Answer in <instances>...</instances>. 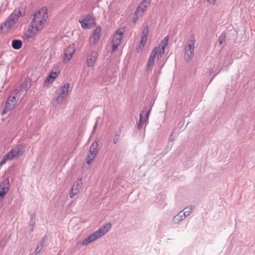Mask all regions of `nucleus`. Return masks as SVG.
<instances>
[{"instance_id": "obj_14", "label": "nucleus", "mask_w": 255, "mask_h": 255, "mask_svg": "<svg viewBox=\"0 0 255 255\" xmlns=\"http://www.w3.org/2000/svg\"><path fill=\"white\" fill-rule=\"evenodd\" d=\"M75 52L74 46L73 45L68 46L64 51V62H68L72 57Z\"/></svg>"}, {"instance_id": "obj_6", "label": "nucleus", "mask_w": 255, "mask_h": 255, "mask_svg": "<svg viewBox=\"0 0 255 255\" xmlns=\"http://www.w3.org/2000/svg\"><path fill=\"white\" fill-rule=\"evenodd\" d=\"M125 30L123 28L119 29L116 31V33L114 35L112 40V52L117 49L118 46L121 43L123 35Z\"/></svg>"}, {"instance_id": "obj_8", "label": "nucleus", "mask_w": 255, "mask_h": 255, "mask_svg": "<svg viewBox=\"0 0 255 255\" xmlns=\"http://www.w3.org/2000/svg\"><path fill=\"white\" fill-rule=\"evenodd\" d=\"M24 152V147L22 144H20L12 147V148L7 153L13 159L14 157H18L21 155Z\"/></svg>"}, {"instance_id": "obj_27", "label": "nucleus", "mask_w": 255, "mask_h": 255, "mask_svg": "<svg viewBox=\"0 0 255 255\" xmlns=\"http://www.w3.org/2000/svg\"><path fill=\"white\" fill-rule=\"evenodd\" d=\"M44 243V240H43L40 242V245L37 246V247L35 250L34 253L35 254H37L40 253L41 250L42 249Z\"/></svg>"}, {"instance_id": "obj_35", "label": "nucleus", "mask_w": 255, "mask_h": 255, "mask_svg": "<svg viewBox=\"0 0 255 255\" xmlns=\"http://www.w3.org/2000/svg\"><path fill=\"white\" fill-rule=\"evenodd\" d=\"M116 136H117L118 137H119L120 136V132H119V133H117L116 134Z\"/></svg>"}, {"instance_id": "obj_36", "label": "nucleus", "mask_w": 255, "mask_h": 255, "mask_svg": "<svg viewBox=\"0 0 255 255\" xmlns=\"http://www.w3.org/2000/svg\"><path fill=\"white\" fill-rule=\"evenodd\" d=\"M96 126H97V124H96L95 125H94V128H96Z\"/></svg>"}, {"instance_id": "obj_18", "label": "nucleus", "mask_w": 255, "mask_h": 255, "mask_svg": "<svg viewBox=\"0 0 255 255\" xmlns=\"http://www.w3.org/2000/svg\"><path fill=\"white\" fill-rule=\"evenodd\" d=\"M151 109H149L146 113L144 119L142 118V113L140 114L139 121L137 124V128L140 129L144 123H145L148 120Z\"/></svg>"}, {"instance_id": "obj_10", "label": "nucleus", "mask_w": 255, "mask_h": 255, "mask_svg": "<svg viewBox=\"0 0 255 255\" xmlns=\"http://www.w3.org/2000/svg\"><path fill=\"white\" fill-rule=\"evenodd\" d=\"M83 28H90L95 24V19L90 14L87 15L83 20L80 21Z\"/></svg>"}, {"instance_id": "obj_23", "label": "nucleus", "mask_w": 255, "mask_h": 255, "mask_svg": "<svg viewBox=\"0 0 255 255\" xmlns=\"http://www.w3.org/2000/svg\"><path fill=\"white\" fill-rule=\"evenodd\" d=\"M59 73V72H54L53 70L51 72L50 74L49 75L48 77H47V79L46 80L45 82L46 81L51 82V83H52L54 79L58 76V74Z\"/></svg>"}, {"instance_id": "obj_24", "label": "nucleus", "mask_w": 255, "mask_h": 255, "mask_svg": "<svg viewBox=\"0 0 255 255\" xmlns=\"http://www.w3.org/2000/svg\"><path fill=\"white\" fill-rule=\"evenodd\" d=\"M0 188H4L6 192L9 190V181L8 179H4L0 184Z\"/></svg>"}, {"instance_id": "obj_19", "label": "nucleus", "mask_w": 255, "mask_h": 255, "mask_svg": "<svg viewBox=\"0 0 255 255\" xmlns=\"http://www.w3.org/2000/svg\"><path fill=\"white\" fill-rule=\"evenodd\" d=\"M15 25L14 23L7 18L4 22L1 24L0 29H3L4 27H6L8 29H11Z\"/></svg>"}, {"instance_id": "obj_11", "label": "nucleus", "mask_w": 255, "mask_h": 255, "mask_svg": "<svg viewBox=\"0 0 255 255\" xmlns=\"http://www.w3.org/2000/svg\"><path fill=\"white\" fill-rule=\"evenodd\" d=\"M98 56V53L97 51L95 50H91L90 51L87 57V64L89 67H91L94 66Z\"/></svg>"}, {"instance_id": "obj_30", "label": "nucleus", "mask_w": 255, "mask_h": 255, "mask_svg": "<svg viewBox=\"0 0 255 255\" xmlns=\"http://www.w3.org/2000/svg\"><path fill=\"white\" fill-rule=\"evenodd\" d=\"M148 32V26L144 27L142 32V36H143V37H147V35Z\"/></svg>"}, {"instance_id": "obj_1", "label": "nucleus", "mask_w": 255, "mask_h": 255, "mask_svg": "<svg viewBox=\"0 0 255 255\" xmlns=\"http://www.w3.org/2000/svg\"><path fill=\"white\" fill-rule=\"evenodd\" d=\"M48 17L47 8L46 7H43L37 11L24 32L25 37L27 39L34 37L39 31L44 28Z\"/></svg>"}, {"instance_id": "obj_9", "label": "nucleus", "mask_w": 255, "mask_h": 255, "mask_svg": "<svg viewBox=\"0 0 255 255\" xmlns=\"http://www.w3.org/2000/svg\"><path fill=\"white\" fill-rule=\"evenodd\" d=\"M70 85L69 83H66L61 87V89L60 90V93L57 96L56 99V100L58 102H62L64 99H65L67 97L69 92Z\"/></svg>"}, {"instance_id": "obj_22", "label": "nucleus", "mask_w": 255, "mask_h": 255, "mask_svg": "<svg viewBox=\"0 0 255 255\" xmlns=\"http://www.w3.org/2000/svg\"><path fill=\"white\" fill-rule=\"evenodd\" d=\"M11 46L14 49H19L22 46V41L18 39H14L12 41Z\"/></svg>"}, {"instance_id": "obj_7", "label": "nucleus", "mask_w": 255, "mask_h": 255, "mask_svg": "<svg viewBox=\"0 0 255 255\" xmlns=\"http://www.w3.org/2000/svg\"><path fill=\"white\" fill-rule=\"evenodd\" d=\"M98 147V141H95L90 146L89 151L86 157L87 164H90L98 154L99 151Z\"/></svg>"}, {"instance_id": "obj_2", "label": "nucleus", "mask_w": 255, "mask_h": 255, "mask_svg": "<svg viewBox=\"0 0 255 255\" xmlns=\"http://www.w3.org/2000/svg\"><path fill=\"white\" fill-rule=\"evenodd\" d=\"M111 227L112 224L111 223H108L103 225L99 230L85 239L82 242V245L84 246L88 245L90 243L103 236L111 229Z\"/></svg>"}, {"instance_id": "obj_20", "label": "nucleus", "mask_w": 255, "mask_h": 255, "mask_svg": "<svg viewBox=\"0 0 255 255\" xmlns=\"http://www.w3.org/2000/svg\"><path fill=\"white\" fill-rule=\"evenodd\" d=\"M185 219V216L182 215V212H180L173 218L172 221L174 224H178Z\"/></svg>"}, {"instance_id": "obj_13", "label": "nucleus", "mask_w": 255, "mask_h": 255, "mask_svg": "<svg viewBox=\"0 0 255 255\" xmlns=\"http://www.w3.org/2000/svg\"><path fill=\"white\" fill-rule=\"evenodd\" d=\"M24 14L20 9L14 10L8 17V18L15 24L17 22L19 18Z\"/></svg>"}, {"instance_id": "obj_33", "label": "nucleus", "mask_w": 255, "mask_h": 255, "mask_svg": "<svg viewBox=\"0 0 255 255\" xmlns=\"http://www.w3.org/2000/svg\"><path fill=\"white\" fill-rule=\"evenodd\" d=\"M210 4H214L216 3V0H207Z\"/></svg>"}, {"instance_id": "obj_3", "label": "nucleus", "mask_w": 255, "mask_h": 255, "mask_svg": "<svg viewBox=\"0 0 255 255\" xmlns=\"http://www.w3.org/2000/svg\"><path fill=\"white\" fill-rule=\"evenodd\" d=\"M20 97V91L15 89L12 94L7 98L3 109V113L5 114L7 112L12 110L14 107Z\"/></svg>"}, {"instance_id": "obj_26", "label": "nucleus", "mask_w": 255, "mask_h": 255, "mask_svg": "<svg viewBox=\"0 0 255 255\" xmlns=\"http://www.w3.org/2000/svg\"><path fill=\"white\" fill-rule=\"evenodd\" d=\"M12 158L10 156V154L9 155L8 153L6 154L2 159L0 162V166H2L3 164H5L6 161L9 160H12Z\"/></svg>"}, {"instance_id": "obj_25", "label": "nucleus", "mask_w": 255, "mask_h": 255, "mask_svg": "<svg viewBox=\"0 0 255 255\" xmlns=\"http://www.w3.org/2000/svg\"><path fill=\"white\" fill-rule=\"evenodd\" d=\"M35 217L34 215H32L30 217V220L29 221V231L32 232L35 227Z\"/></svg>"}, {"instance_id": "obj_34", "label": "nucleus", "mask_w": 255, "mask_h": 255, "mask_svg": "<svg viewBox=\"0 0 255 255\" xmlns=\"http://www.w3.org/2000/svg\"><path fill=\"white\" fill-rule=\"evenodd\" d=\"M118 141V138H117L114 140V144H116Z\"/></svg>"}, {"instance_id": "obj_15", "label": "nucleus", "mask_w": 255, "mask_h": 255, "mask_svg": "<svg viewBox=\"0 0 255 255\" xmlns=\"http://www.w3.org/2000/svg\"><path fill=\"white\" fill-rule=\"evenodd\" d=\"M157 53L158 49L156 47H155L153 49L148 58V60L146 66V69L147 71L151 70V67L154 64L155 56L157 54Z\"/></svg>"}, {"instance_id": "obj_21", "label": "nucleus", "mask_w": 255, "mask_h": 255, "mask_svg": "<svg viewBox=\"0 0 255 255\" xmlns=\"http://www.w3.org/2000/svg\"><path fill=\"white\" fill-rule=\"evenodd\" d=\"M194 208V207L192 206L184 208L181 212L182 215L185 216V218L190 215V214L192 212Z\"/></svg>"}, {"instance_id": "obj_4", "label": "nucleus", "mask_w": 255, "mask_h": 255, "mask_svg": "<svg viewBox=\"0 0 255 255\" xmlns=\"http://www.w3.org/2000/svg\"><path fill=\"white\" fill-rule=\"evenodd\" d=\"M151 0H142L137 7L132 17L133 22L135 23L141 18L147 8L149 6Z\"/></svg>"}, {"instance_id": "obj_16", "label": "nucleus", "mask_w": 255, "mask_h": 255, "mask_svg": "<svg viewBox=\"0 0 255 255\" xmlns=\"http://www.w3.org/2000/svg\"><path fill=\"white\" fill-rule=\"evenodd\" d=\"M82 186V182H80L79 181H77L74 182V185L70 191V197L71 198H72L74 196L79 193Z\"/></svg>"}, {"instance_id": "obj_5", "label": "nucleus", "mask_w": 255, "mask_h": 255, "mask_svg": "<svg viewBox=\"0 0 255 255\" xmlns=\"http://www.w3.org/2000/svg\"><path fill=\"white\" fill-rule=\"evenodd\" d=\"M195 40H190L188 42L187 45L185 47L184 59L186 61H189L194 56V48H195Z\"/></svg>"}, {"instance_id": "obj_17", "label": "nucleus", "mask_w": 255, "mask_h": 255, "mask_svg": "<svg viewBox=\"0 0 255 255\" xmlns=\"http://www.w3.org/2000/svg\"><path fill=\"white\" fill-rule=\"evenodd\" d=\"M168 36H166L164 38V39L162 40L161 43L159 45L158 49V54L157 55L158 58H159L162 57V55L164 54L165 51V47L168 44Z\"/></svg>"}, {"instance_id": "obj_12", "label": "nucleus", "mask_w": 255, "mask_h": 255, "mask_svg": "<svg viewBox=\"0 0 255 255\" xmlns=\"http://www.w3.org/2000/svg\"><path fill=\"white\" fill-rule=\"evenodd\" d=\"M101 28L100 26H97L94 30L92 34L89 38L90 44H96L99 40L101 36Z\"/></svg>"}, {"instance_id": "obj_31", "label": "nucleus", "mask_w": 255, "mask_h": 255, "mask_svg": "<svg viewBox=\"0 0 255 255\" xmlns=\"http://www.w3.org/2000/svg\"><path fill=\"white\" fill-rule=\"evenodd\" d=\"M147 40V37H143V36L141 37V39L140 42V44L142 45V46H144V44Z\"/></svg>"}, {"instance_id": "obj_32", "label": "nucleus", "mask_w": 255, "mask_h": 255, "mask_svg": "<svg viewBox=\"0 0 255 255\" xmlns=\"http://www.w3.org/2000/svg\"><path fill=\"white\" fill-rule=\"evenodd\" d=\"M173 134V132H172L170 134L169 137L168 138V140L169 141H172L173 140V139H172Z\"/></svg>"}, {"instance_id": "obj_28", "label": "nucleus", "mask_w": 255, "mask_h": 255, "mask_svg": "<svg viewBox=\"0 0 255 255\" xmlns=\"http://www.w3.org/2000/svg\"><path fill=\"white\" fill-rule=\"evenodd\" d=\"M226 35L222 34L219 37V42L220 45L222 44L226 41Z\"/></svg>"}, {"instance_id": "obj_29", "label": "nucleus", "mask_w": 255, "mask_h": 255, "mask_svg": "<svg viewBox=\"0 0 255 255\" xmlns=\"http://www.w3.org/2000/svg\"><path fill=\"white\" fill-rule=\"evenodd\" d=\"M8 192L4 190V188H0V201L2 200Z\"/></svg>"}]
</instances>
